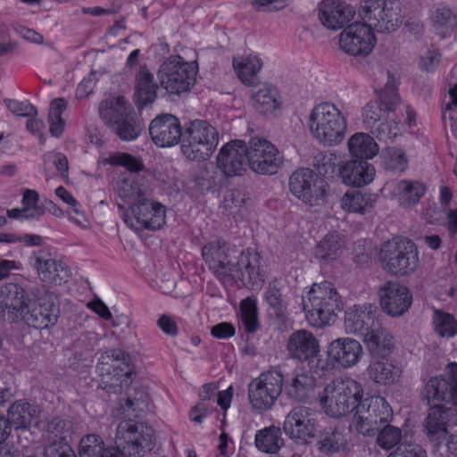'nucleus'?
I'll use <instances>...</instances> for the list:
<instances>
[{"label":"nucleus","mask_w":457,"mask_h":457,"mask_svg":"<svg viewBox=\"0 0 457 457\" xmlns=\"http://www.w3.org/2000/svg\"><path fill=\"white\" fill-rule=\"evenodd\" d=\"M371 132L380 141L386 142L387 140L395 138L401 133V124L395 120H382L374 128L370 129Z\"/></svg>","instance_id":"13d9d810"},{"label":"nucleus","mask_w":457,"mask_h":457,"mask_svg":"<svg viewBox=\"0 0 457 457\" xmlns=\"http://www.w3.org/2000/svg\"><path fill=\"white\" fill-rule=\"evenodd\" d=\"M107 357L113 361H120L119 364H112L111 367L115 372V376L130 378L133 373L130 356L121 349H112L107 353Z\"/></svg>","instance_id":"4d7b16f0"},{"label":"nucleus","mask_w":457,"mask_h":457,"mask_svg":"<svg viewBox=\"0 0 457 457\" xmlns=\"http://www.w3.org/2000/svg\"><path fill=\"white\" fill-rule=\"evenodd\" d=\"M317 412L306 406H296L287 415L283 429L287 436L299 443H308L315 436Z\"/></svg>","instance_id":"412c9836"},{"label":"nucleus","mask_w":457,"mask_h":457,"mask_svg":"<svg viewBox=\"0 0 457 457\" xmlns=\"http://www.w3.org/2000/svg\"><path fill=\"white\" fill-rule=\"evenodd\" d=\"M149 133L157 146L170 147L180 141L182 128L177 117L167 113L159 115L151 121Z\"/></svg>","instance_id":"bb28decb"},{"label":"nucleus","mask_w":457,"mask_h":457,"mask_svg":"<svg viewBox=\"0 0 457 457\" xmlns=\"http://www.w3.org/2000/svg\"><path fill=\"white\" fill-rule=\"evenodd\" d=\"M394 411L388 401L381 395H371L362 398L354 413V428L359 434L373 436L379 426L390 423Z\"/></svg>","instance_id":"1a4fd4ad"},{"label":"nucleus","mask_w":457,"mask_h":457,"mask_svg":"<svg viewBox=\"0 0 457 457\" xmlns=\"http://www.w3.org/2000/svg\"><path fill=\"white\" fill-rule=\"evenodd\" d=\"M345 247L343 237L337 232H330L318 242L313 254L321 263L328 264L339 259Z\"/></svg>","instance_id":"72a5a7b5"},{"label":"nucleus","mask_w":457,"mask_h":457,"mask_svg":"<svg viewBox=\"0 0 457 457\" xmlns=\"http://www.w3.org/2000/svg\"><path fill=\"white\" fill-rule=\"evenodd\" d=\"M256 448L264 453H277L284 445L279 428L270 426L260 429L254 436Z\"/></svg>","instance_id":"c03bdc74"},{"label":"nucleus","mask_w":457,"mask_h":457,"mask_svg":"<svg viewBox=\"0 0 457 457\" xmlns=\"http://www.w3.org/2000/svg\"><path fill=\"white\" fill-rule=\"evenodd\" d=\"M252 99L255 109L263 114L271 113L281 105L277 88L267 84L254 92Z\"/></svg>","instance_id":"a18cd8bd"},{"label":"nucleus","mask_w":457,"mask_h":457,"mask_svg":"<svg viewBox=\"0 0 457 457\" xmlns=\"http://www.w3.org/2000/svg\"><path fill=\"white\" fill-rule=\"evenodd\" d=\"M236 333L235 328L231 323L220 322L213 326L211 329V334L213 337L218 339H228L232 337Z\"/></svg>","instance_id":"69168bd1"},{"label":"nucleus","mask_w":457,"mask_h":457,"mask_svg":"<svg viewBox=\"0 0 457 457\" xmlns=\"http://www.w3.org/2000/svg\"><path fill=\"white\" fill-rule=\"evenodd\" d=\"M101 119L112 127L124 141H132L141 133L140 121L124 96L111 97L102 101L99 105Z\"/></svg>","instance_id":"39448f33"},{"label":"nucleus","mask_w":457,"mask_h":457,"mask_svg":"<svg viewBox=\"0 0 457 457\" xmlns=\"http://www.w3.org/2000/svg\"><path fill=\"white\" fill-rule=\"evenodd\" d=\"M241 323L245 332L254 333L259 328L258 310L255 299L247 297L240 303Z\"/></svg>","instance_id":"3c124183"},{"label":"nucleus","mask_w":457,"mask_h":457,"mask_svg":"<svg viewBox=\"0 0 457 457\" xmlns=\"http://www.w3.org/2000/svg\"><path fill=\"white\" fill-rule=\"evenodd\" d=\"M291 194L309 206H321L327 202L328 184L310 168L295 170L288 182Z\"/></svg>","instance_id":"9d476101"},{"label":"nucleus","mask_w":457,"mask_h":457,"mask_svg":"<svg viewBox=\"0 0 457 457\" xmlns=\"http://www.w3.org/2000/svg\"><path fill=\"white\" fill-rule=\"evenodd\" d=\"M197 67L179 55L167 58L159 67L160 86L170 95L190 91L196 80Z\"/></svg>","instance_id":"6e6552de"},{"label":"nucleus","mask_w":457,"mask_h":457,"mask_svg":"<svg viewBox=\"0 0 457 457\" xmlns=\"http://www.w3.org/2000/svg\"><path fill=\"white\" fill-rule=\"evenodd\" d=\"M219 144L215 127L204 120H195L186 128L181 143L182 154L191 161L207 160Z\"/></svg>","instance_id":"0eeeda50"},{"label":"nucleus","mask_w":457,"mask_h":457,"mask_svg":"<svg viewBox=\"0 0 457 457\" xmlns=\"http://www.w3.org/2000/svg\"><path fill=\"white\" fill-rule=\"evenodd\" d=\"M209 408L206 401H201L198 404L194 406L189 412V419L195 423L201 424L204 420L208 416Z\"/></svg>","instance_id":"774afa93"},{"label":"nucleus","mask_w":457,"mask_h":457,"mask_svg":"<svg viewBox=\"0 0 457 457\" xmlns=\"http://www.w3.org/2000/svg\"><path fill=\"white\" fill-rule=\"evenodd\" d=\"M4 104L8 110L16 116L32 117L37 114L36 107L29 101L6 99Z\"/></svg>","instance_id":"052dcab7"},{"label":"nucleus","mask_w":457,"mask_h":457,"mask_svg":"<svg viewBox=\"0 0 457 457\" xmlns=\"http://www.w3.org/2000/svg\"><path fill=\"white\" fill-rule=\"evenodd\" d=\"M157 326L166 335L176 337L179 328L176 321L169 315L162 314L157 320Z\"/></svg>","instance_id":"338daca9"},{"label":"nucleus","mask_w":457,"mask_h":457,"mask_svg":"<svg viewBox=\"0 0 457 457\" xmlns=\"http://www.w3.org/2000/svg\"><path fill=\"white\" fill-rule=\"evenodd\" d=\"M363 394V387L357 380L350 377L337 378L320 393L319 403L328 416L339 418L357 412Z\"/></svg>","instance_id":"f03ea898"},{"label":"nucleus","mask_w":457,"mask_h":457,"mask_svg":"<svg viewBox=\"0 0 457 457\" xmlns=\"http://www.w3.org/2000/svg\"><path fill=\"white\" fill-rule=\"evenodd\" d=\"M378 294L382 310L392 317L402 316L412 303L411 292L399 282L387 281L380 287Z\"/></svg>","instance_id":"393cba45"},{"label":"nucleus","mask_w":457,"mask_h":457,"mask_svg":"<svg viewBox=\"0 0 457 457\" xmlns=\"http://www.w3.org/2000/svg\"><path fill=\"white\" fill-rule=\"evenodd\" d=\"M248 165L261 175H273L283 164V155L277 146L267 139L253 137L247 146Z\"/></svg>","instance_id":"4468645a"},{"label":"nucleus","mask_w":457,"mask_h":457,"mask_svg":"<svg viewBox=\"0 0 457 457\" xmlns=\"http://www.w3.org/2000/svg\"><path fill=\"white\" fill-rule=\"evenodd\" d=\"M118 196L129 206L151 194L147 186L138 177L130 175L118 181L115 187Z\"/></svg>","instance_id":"4c0bfd02"},{"label":"nucleus","mask_w":457,"mask_h":457,"mask_svg":"<svg viewBox=\"0 0 457 457\" xmlns=\"http://www.w3.org/2000/svg\"><path fill=\"white\" fill-rule=\"evenodd\" d=\"M287 350L292 359L307 362L311 370L319 376L320 369L318 361L320 358V346L315 336L305 329L293 332L287 341Z\"/></svg>","instance_id":"aec40b11"},{"label":"nucleus","mask_w":457,"mask_h":457,"mask_svg":"<svg viewBox=\"0 0 457 457\" xmlns=\"http://www.w3.org/2000/svg\"><path fill=\"white\" fill-rule=\"evenodd\" d=\"M375 168L366 160H351L344 162L339 168L342 181L350 187H361L375 177Z\"/></svg>","instance_id":"2f4dec72"},{"label":"nucleus","mask_w":457,"mask_h":457,"mask_svg":"<svg viewBox=\"0 0 457 457\" xmlns=\"http://www.w3.org/2000/svg\"><path fill=\"white\" fill-rule=\"evenodd\" d=\"M357 10L343 1L326 0L319 5V20L328 29L337 30L351 21Z\"/></svg>","instance_id":"c756f323"},{"label":"nucleus","mask_w":457,"mask_h":457,"mask_svg":"<svg viewBox=\"0 0 457 457\" xmlns=\"http://www.w3.org/2000/svg\"><path fill=\"white\" fill-rule=\"evenodd\" d=\"M422 396L434 406L449 403L457 407V362L448 364L447 376L430 377L424 384Z\"/></svg>","instance_id":"dca6fc26"},{"label":"nucleus","mask_w":457,"mask_h":457,"mask_svg":"<svg viewBox=\"0 0 457 457\" xmlns=\"http://www.w3.org/2000/svg\"><path fill=\"white\" fill-rule=\"evenodd\" d=\"M316 386V378L312 371L295 370L284 378L283 390L289 400L307 403L314 397Z\"/></svg>","instance_id":"7c9ffc66"},{"label":"nucleus","mask_w":457,"mask_h":457,"mask_svg":"<svg viewBox=\"0 0 457 457\" xmlns=\"http://www.w3.org/2000/svg\"><path fill=\"white\" fill-rule=\"evenodd\" d=\"M45 457H77L72 448L62 442H54L45 448Z\"/></svg>","instance_id":"e2e57ef3"},{"label":"nucleus","mask_w":457,"mask_h":457,"mask_svg":"<svg viewBox=\"0 0 457 457\" xmlns=\"http://www.w3.org/2000/svg\"><path fill=\"white\" fill-rule=\"evenodd\" d=\"M284 376L278 370L262 372L248 386V398L255 411L270 410L283 391Z\"/></svg>","instance_id":"ddd939ff"},{"label":"nucleus","mask_w":457,"mask_h":457,"mask_svg":"<svg viewBox=\"0 0 457 457\" xmlns=\"http://www.w3.org/2000/svg\"><path fill=\"white\" fill-rule=\"evenodd\" d=\"M377 307L365 303L354 305L345 313V328L347 333L366 336L381 324L376 316Z\"/></svg>","instance_id":"c85d7f7f"},{"label":"nucleus","mask_w":457,"mask_h":457,"mask_svg":"<svg viewBox=\"0 0 457 457\" xmlns=\"http://www.w3.org/2000/svg\"><path fill=\"white\" fill-rule=\"evenodd\" d=\"M383 428L378 430L377 444L386 451H389L395 446H399L402 440V429L398 427L390 425V423L382 425Z\"/></svg>","instance_id":"864d4df0"},{"label":"nucleus","mask_w":457,"mask_h":457,"mask_svg":"<svg viewBox=\"0 0 457 457\" xmlns=\"http://www.w3.org/2000/svg\"><path fill=\"white\" fill-rule=\"evenodd\" d=\"M228 246L224 239L211 241L202 248V257L216 278L223 285L233 280L232 262L228 260Z\"/></svg>","instance_id":"5701e85b"},{"label":"nucleus","mask_w":457,"mask_h":457,"mask_svg":"<svg viewBox=\"0 0 457 457\" xmlns=\"http://www.w3.org/2000/svg\"><path fill=\"white\" fill-rule=\"evenodd\" d=\"M116 437L123 439L129 454L140 457L150 452L154 443V431L152 427L142 423L121 421L116 429Z\"/></svg>","instance_id":"6ab92c4d"},{"label":"nucleus","mask_w":457,"mask_h":457,"mask_svg":"<svg viewBox=\"0 0 457 457\" xmlns=\"http://www.w3.org/2000/svg\"><path fill=\"white\" fill-rule=\"evenodd\" d=\"M25 289L17 283H5L0 287V314L10 321L21 318L29 301Z\"/></svg>","instance_id":"a878e982"},{"label":"nucleus","mask_w":457,"mask_h":457,"mask_svg":"<svg viewBox=\"0 0 457 457\" xmlns=\"http://www.w3.org/2000/svg\"><path fill=\"white\" fill-rule=\"evenodd\" d=\"M365 374L375 384L387 386L394 384L400 376V370L386 359H371Z\"/></svg>","instance_id":"c9c22d12"},{"label":"nucleus","mask_w":457,"mask_h":457,"mask_svg":"<svg viewBox=\"0 0 457 457\" xmlns=\"http://www.w3.org/2000/svg\"><path fill=\"white\" fill-rule=\"evenodd\" d=\"M264 300L269 306V311L276 317L280 318L287 310V303L282 296L280 289L276 285L270 283L264 293Z\"/></svg>","instance_id":"6e6d98bb"},{"label":"nucleus","mask_w":457,"mask_h":457,"mask_svg":"<svg viewBox=\"0 0 457 457\" xmlns=\"http://www.w3.org/2000/svg\"><path fill=\"white\" fill-rule=\"evenodd\" d=\"M66 108L67 102L64 98L54 99L50 104L48 112L49 131L54 137H59L64 131L66 122L62 116Z\"/></svg>","instance_id":"09e8293b"},{"label":"nucleus","mask_w":457,"mask_h":457,"mask_svg":"<svg viewBox=\"0 0 457 457\" xmlns=\"http://www.w3.org/2000/svg\"><path fill=\"white\" fill-rule=\"evenodd\" d=\"M38 410L36 405L26 399H20L12 403L7 410V420L10 426L15 429L28 428L34 418L37 416Z\"/></svg>","instance_id":"58836bf2"},{"label":"nucleus","mask_w":457,"mask_h":457,"mask_svg":"<svg viewBox=\"0 0 457 457\" xmlns=\"http://www.w3.org/2000/svg\"><path fill=\"white\" fill-rule=\"evenodd\" d=\"M400 103L398 82L388 74L386 84L378 96V99L369 102L362 111V121L366 129L374 128L382 120L387 119Z\"/></svg>","instance_id":"2eb2a0df"},{"label":"nucleus","mask_w":457,"mask_h":457,"mask_svg":"<svg viewBox=\"0 0 457 457\" xmlns=\"http://www.w3.org/2000/svg\"><path fill=\"white\" fill-rule=\"evenodd\" d=\"M431 323L440 338L450 339L457 335V320L451 313L434 308Z\"/></svg>","instance_id":"49530a36"},{"label":"nucleus","mask_w":457,"mask_h":457,"mask_svg":"<svg viewBox=\"0 0 457 457\" xmlns=\"http://www.w3.org/2000/svg\"><path fill=\"white\" fill-rule=\"evenodd\" d=\"M109 163L122 166L130 172H139L144 170L145 164L141 158L127 153H116L109 157Z\"/></svg>","instance_id":"bf43d9fd"},{"label":"nucleus","mask_w":457,"mask_h":457,"mask_svg":"<svg viewBox=\"0 0 457 457\" xmlns=\"http://www.w3.org/2000/svg\"><path fill=\"white\" fill-rule=\"evenodd\" d=\"M387 457H427V453L418 444L403 443Z\"/></svg>","instance_id":"680f3d73"},{"label":"nucleus","mask_w":457,"mask_h":457,"mask_svg":"<svg viewBox=\"0 0 457 457\" xmlns=\"http://www.w3.org/2000/svg\"><path fill=\"white\" fill-rule=\"evenodd\" d=\"M107 448L101 436L90 434L81 438L79 454L80 457H103Z\"/></svg>","instance_id":"603ef678"},{"label":"nucleus","mask_w":457,"mask_h":457,"mask_svg":"<svg viewBox=\"0 0 457 457\" xmlns=\"http://www.w3.org/2000/svg\"><path fill=\"white\" fill-rule=\"evenodd\" d=\"M34 265L40 279L46 283L61 285L70 278V269L61 261L56 260L46 249H40L34 253Z\"/></svg>","instance_id":"cd10ccee"},{"label":"nucleus","mask_w":457,"mask_h":457,"mask_svg":"<svg viewBox=\"0 0 457 457\" xmlns=\"http://www.w3.org/2000/svg\"><path fill=\"white\" fill-rule=\"evenodd\" d=\"M263 62L257 55L239 56L233 59V68L240 79L246 86H254L258 81L257 74Z\"/></svg>","instance_id":"79ce46f5"},{"label":"nucleus","mask_w":457,"mask_h":457,"mask_svg":"<svg viewBox=\"0 0 457 457\" xmlns=\"http://www.w3.org/2000/svg\"><path fill=\"white\" fill-rule=\"evenodd\" d=\"M303 305L307 322L312 327L321 328L335 321L336 311L341 310L342 301L334 286L323 281L313 284L303 297Z\"/></svg>","instance_id":"7ed1b4c3"},{"label":"nucleus","mask_w":457,"mask_h":457,"mask_svg":"<svg viewBox=\"0 0 457 457\" xmlns=\"http://www.w3.org/2000/svg\"><path fill=\"white\" fill-rule=\"evenodd\" d=\"M216 162L225 176H243L248 163L247 145L238 139L226 143L220 149Z\"/></svg>","instance_id":"b1692460"},{"label":"nucleus","mask_w":457,"mask_h":457,"mask_svg":"<svg viewBox=\"0 0 457 457\" xmlns=\"http://www.w3.org/2000/svg\"><path fill=\"white\" fill-rule=\"evenodd\" d=\"M29 299L21 318L29 326L37 329L47 328L56 323L59 309L45 289H37Z\"/></svg>","instance_id":"f3484780"},{"label":"nucleus","mask_w":457,"mask_h":457,"mask_svg":"<svg viewBox=\"0 0 457 457\" xmlns=\"http://www.w3.org/2000/svg\"><path fill=\"white\" fill-rule=\"evenodd\" d=\"M441 61V54L435 49H428L420 60L421 70L428 72L435 71L439 66Z\"/></svg>","instance_id":"0e129e2a"},{"label":"nucleus","mask_w":457,"mask_h":457,"mask_svg":"<svg viewBox=\"0 0 457 457\" xmlns=\"http://www.w3.org/2000/svg\"><path fill=\"white\" fill-rule=\"evenodd\" d=\"M363 357L361 343L351 337H339L327 347V359L318 361L319 378L333 369L348 370L356 366Z\"/></svg>","instance_id":"f8f14e48"},{"label":"nucleus","mask_w":457,"mask_h":457,"mask_svg":"<svg viewBox=\"0 0 457 457\" xmlns=\"http://www.w3.org/2000/svg\"><path fill=\"white\" fill-rule=\"evenodd\" d=\"M119 208L124 211V222L135 231L158 230L166 223L165 206L154 201L151 194L129 206L128 211L120 204Z\"/></svg>","instance_id":"9b49d317"},{"label":"nucleus","mask_w":457,"mask_h":457,"mask_svg":"<svg viewBox=\"0 0 457 457\" xmlns=\"http://www.w3.org/2000/svg\"><path fill=\"white\" fill-rule=\"evenodd\" d=\"M449 409L443 405L433 406L426 419L425 428L430 440L436 445L441 444L447 433Z\"/></svg>","instance_id":"a19ab883"},{"label":"nucleus","mask_w":457,"mask_h":457,"mask_svg":"<svg viewBox=\"0 0 457 457\" xmlns=\"http://www.w3.org/2000/svg\"><path fill=\"white\" fill-rule=\"evenodd\" d=\"M363 342L366 345L371 359H386L390 356L394 348L393 337L382 325L373 328L363 337Z\"/></svg>","instance_id":"f704fd0d"},{"label":"nucleus","mask_w":457,"mask_h":457,"mask_svg":"<svg viewBox=\"0 0 457 457\" xmlns=\"http://www.w3.org/2000/svg\"><path fill=\"white\" fill-rule=\"evenodd\" d=\"M341 207L347 212L365 213L373 207V202L370 195L347 192L341 198Z\"/></svg>","instance_id":"8fccbe9b"},{"label":"nucleus","mask_w":457,"mask_h":457,"mask_svg":"<svg viewBox=\"0 0 457 457\" xmlns=\"http://www.w3.org/2000/svg\"><path fill=\"white\" fill-rule=\"evenodd\" d=\"M426 192L427 187L424 183L410 179L388 180L381 188L384 197L396 201L404 209L417 205Z\"/></svg>","instance_id":"4be33fe9"},{"label":"nucleus","mask_w":457,"mask_h":457,"mask_svg":"<svg viewBox=\"0 0 457 457\" xmlns=\"http://www.w3.org/2000/svg\"><path fill=\"white\" fill-rule=\"evenodd\" d=\"M361 21L345 27L339 35L341 50L354 57L369 56L377 45L374 33L395 31L403 21L399 0H360Z\"/></svg>","instance_id":"f257e3e1"},{"label":"nucleus","mask_w":457,"mask_h":457,"mask_svg":"<svg viewBox=\"0 0 457 457\" xmlns=\"http://www.w3.org/2000/svg\"><path fill=\"white\" fill-rule=\"evenodd\" d=\"M309 128L318 142L327 146H334L345 139L347 121L335 104L323 102L312 110Z\"/></svg>","instance_id":"20e7f679"},{"label":"nucleus","mask_w":457,"mask_h":457,"mask_svg":"<svg viewBox=\"0 0 457 457\" xmlns=\"http://www.w3.org/2000/svg\"><path fill=\"white\" fill-rule=\"evenodd\" d=\"M378 259L386 272L405 276L419 266V252L416 245L405 237H395L382 244Z\"/></svg>","instance_id":"423d86ee"},{"label":"nucleus","mask_w":457,"mask_h":457,"mask_svg":"<svg viewBox=\"0 0 457 457\" xmlns=\"http://www.w3.org/2000/svg\"><path fill=\"white\" fill-rule=\"evenodd\" d=\"M21 204L28 218L37 220L46 214V208L43 204H39V195L36 190L25 189L22 194Z\"/></svg>","instance_id":"5fc2aeb1"},{"label":"nucleus","mask_w":457,"mask_h":457,"mask_svg":"<svg viewBox=\"0 0 457 457\" xmlns=\"http://www.w3.org/2000/svg\"><path fill=\"white\" fill-rule=\"evenodd\" d=\"M347 434L338 428L321 431L317 440V449L326 455H333L347 449Z\"/></svg>","instance_id":"ea45409f"},{"label":"nucleus","mask_w":457,"mask_h":457,"mask_svg":"<svg viewBox=\"0 0 457 457\" xmlns=\"http://www.w3.org/2000/svg\"><path fill=\"white\" fill-rule=\"evenodd\" d=\"M430 21L436 35L445 39L457 30V12L446 5H438L431 11Z\"/></svg>","instance_id":"e433bc0d"},{"label":"nucleus","mask_w":457,"mask_h":457,"mask_svg":"<svg viewBox=\"0 0 457 457\" xmlns=\"http://www.w3.org/2000/svg\"><path fill=\"white\" fill-rule=\"evenodd\" d=\"M348 149L353 157L360 160L372 159L378 153V145L369 134L357 132L348 140Z\"/></svg>","instance_id":"37998d69"},{"label":"nucleus","mask_w":457,"mask_h":457,"mask_svg":"<svg viewBox=\"0 0 457 457\" xmlns=\"http://www.w3.org/2000/svg\"><path fill=\"white\" fill-rule=\"evenodd\" d=\"M380 157L386 170L402 173L408 169L409 159L401 147L387 146L382 150Z\"/></svg>","instance_id":"de8ad7c7"},{"label":"nucleus","mask_w":457,"mask_h":457,"mask_svg":"<svg viewBox=\"0 0 457 457\" xmlns=\"http://www.w3.org/2000/svg\"><path fill=\"white\" fill-rule=\"evenodd\" d=\"M262 256L253 249L242 251L236 263L232 262L233 280L226 285H233L237 280L253 290L261 288L265 281L266 271L262 265Z\"/></svg>","instance_id":"a211bd4d"},{"label":"nucleus","mask_w":457,"mask_h":457,"mask_svg":"<svg viewBox=\"0 0 457 457\" xmlns=\"http://www.w3.org/2000/svg\"><path fill=\"white\" fill-rule=\"evenodd\" d=\"M134 102L138 109L152 104L157 97L158 84L146 64L140 66L135 77Z\"/></svg>","instance_id":"473e14b6"}]
</instances>
